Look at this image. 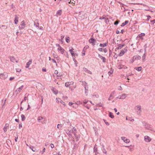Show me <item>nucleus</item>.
<instances>
[{"label": "nucleus", "instance_id": "nucleus-50", "mask_svg": "<svg viewBox=\"0 0 155 155\" xmlns=\"http://www.w3.org/2000/svg\"><path fill=\"white\" fill-rule=\"evenodd\" d=\"M97 105L98 106L100 107H102L103 106V104L101 103H99Z\"/></svg>", "mask_w": 155, "mask_h": 155}, {"label": "nucleus", "instance_id": "nucleus-31", "mask_svg": "<svg viewBox=\"0 0 155 155\" xmlns=\"http://www.w3.org/2000/svg\"><path fill=\"white\" fill-rule=\"evenodd\" d=\"M55 74H56L57 76H61V75L60 74H59L58 71L56 70L54 72Z\"/></svg>", "mask_w": 155, "mask_h": 155}, {"label": "nucleus", "instance_id": "nucleus-48", "mask_svg": "<svg viewBox=\"0 0 155 155\" xmlns=\"http://www.w3.org/2000/svg\"><path fill=\"white\" fill-rule=\"evenodd\" d=\"M88 88V86H87L84 87L85 90V93H86V92H87L86 91H87Z\"/></svg>", "mask_w": 155, "mask_h": 155}, {"label": "nucleus", "instance_id": "nucleus-4", "mask_svg": "<svg viewBox=\"0 0 155 155\" xmlns=\"http://www.w3.org/2000/svg\"><path fill=\"white\" fill-rule=\"evenodd\" d=\"M9 58L10 59L11 61L13 62H15L16 63H18V61H16L15 58L13 56H9Z\"/></svg>", "mask_w": 155, "mask_h": 155}, {"label": "nucleus", "instance_id": "nucleus-62", "mask_svg": "<svg viewBox=\"0 0 155 155\" xmlns=\"http://www.w3.org/2000/svg\"><path fill=\"white\" fill-rule=\"evenodd\" d=\"M14 77H10L9 78V80L10 81H12V80H13L14 79Z\"/></svg>", "mask_w": 155, "mask_h": 155}, {"label": "nucleus", "instance_id": "nucleus-6", "mask_svg": "<svg viewBox=\"0 0 155 155\" xmlns=\"http://www.w3.org/2000/svg\"><path fill=\"white\" fill-rule=\"evenodd\" d=\"M144 140L146 142H149L151 140V139L149 136H146L144 137Z\"/></svg>", "mask_w": 155, "mask_h": 155}, {"label": "nucleus", "instance_id": "nucleus-64", "mask_svg": "<svg viewBox=\"0 0 155 155\" xmlns=\"http://www.w3.org/2000/svg\"><path fill=\"white\" fill-rule=\"evenodd\" d=\"M22 127V125L21 124H20L19 125V129H20L21 128V127Z\"/></svg>", "mask_w": 155, "mask_h": 155}, {"label": "nucleus", "instance_id": "nucleus-20", "mask_svg": "<svg viewBox=\"0 0 155 155\" xmlns=\"http://www.w3.org/2000/svg\"><path fill=\"white\" fill-rule=\"evenodd\" d=\"M74 49L73 48H72L71 49H70L69 50V51L70 52L71 55L73 57L74 56L75 57V54L74 53V51H73Z\"/></svg>", "mask_w": 155, "mask_h": 155}, {"label": "nucleus", "instance_id": "nucleus-1", "mask_svg": "<svg viewBox=\"0 0 155 155\" xmlns=\"http://www.w3.org/2000/svg\"><path fill=\"white\" fill-rule=\"evenodd\" d=\"M8 76V74L7 73L4 72L0 74V78L2 79H5L7 78Z\"/></svg>", "mask_w": 155, "mask_h": 155}, {"label": "nucleus", "instance_id": "nucleus-49", "mask_svg": "<svg viewBox=\"0 0 155 155\" xmlns=\"http://www.w3.org/2000/svg\"><path fill=\"white\" fill-rule=\"evenodd\" d=\"M18 134H17L16 135V137H15V141L16 142H17V139H18Z\"/></svg>", "mask_w": 155, "mask_h": 155}, {"label": "nucleus", "instance_id": "nucleus-2", "mask_svg": "<svg viewBox=\"0 0 155 155\" xmlns=\"http://www.w3.org/2000/svg\"><path fill=\"white\" fill-rule=\"evenodd\" d=\"M136 107L137 108V109L136 110L137 114L138 115H140L142 111L141 106L140 105H138L136 106Z\"/></svg>", "mask_w": 155, "mask_h": 155}, {"label": "nucleus", "instance_id": "nucleus-8", "mask_svg": "<svg viewBox=\"0 0 155 155\" xmlns=\"http://www.w3.org/2000/svg\"><path fill=\"white\" fill-rule=\"evenodd\" d=\"M74 82L73 81L66 82L65 84V85L67 87H68L70 85L73 84Z\"/></svg>", "mask_w": 155, "mask_h": 155}, {"label": "nucleus", "instance_id": "nucleus-51", "mask_svg": "<svg viewBox=\"0 0 155 155\" xmlns=\"http://www.w3.org/2000/svg\"><path fill=\"white\" fill-rule=\"evenodd\" d=\"M104 120L105 124H106V125H107V126H109V123H108L107 122H106L105 121V120Z\"/></svg>", "mask_w": 155, "mask_h": 155}, {"label": "nucleus", "instance_id": "nucleus-17", "mask_svg": "<svg viewBox=\"0 0 155 155\" xmlns=\"http://www.w3.org/2000/svg\"><path fill=\"white\" fill-rule=\"evenodd\" d=\"M129 22L128 21L126 20L121 25V26L124 27Z\"/></svg>", "mask_w": 155, "mask_h": 155}, {"label": "nucleus", "instance_id": "nucleus-52", "mask_svg": "<svg viewBox=\"0 0 155 155\" xmlns=\"http://www.w3.org/2000/svg\"><path fill=\"white\" fill-rule=\"evenodd\" d=\"M147 21H149L150 19L151 18V17L150 15H148V16H147Z\"/></svg>", "mask_w": 155, "mask_h": 155}, {"label": "nucleus", "instance_id": "nucleus-40", "mask_svg": "<svg viewBox=\"0 0 155 155\" xmlns=\"http://www.w3.org/2000/svg\"><path fill=\"white\" fill-rule=\"evenodd\" d=\"M94 151L96 153V154H97V153H98L97 152V148L95 147H94Z\"/></svg>", "mask_w": 155, "mask_h": 155}, {"label": "nucleus", "instance_id": "nucleus-36", "mask_svg": "<svg viewBox=\"0 0 155 155\" xmlns=\"http://www.w3.org/2000/svg\"><path fill=\"white\" fill-rule=\"evenodd\" d=\"M135 69L137 70L138 71H140L141 70L142 67H139L137 68H135Z\"/></svg>", "mask_w": 155, "mask_h": 155}, {"label": "nucleus", "instance_id": "nucleus-63", "mask_svg": "<svg viewBox=\"0 0 155 155\" xmlns=\"http://www.w3.org/2000/svg\"><path fill=\"white\" fill-rule=\"evenodd\" d=\"M103 49L102 48H99L98 49V50L100 51H102Z\"/></svg>", "mask_w": 155, "mask_h": 155}, {"label": "nucleus", "instance_id": "nucleus-57", "mask_svg": "<svg viewBox=\"0 0 155 155\" xmlns=\"http://www.w3.org/2000/svg\"><path fill=\"white\" fill-rule=\"evenodd\" d=\"M42 71L44 72H46V69L45 68H43L42 69Z\"/></svg>", "mask_w": 155, "mask_h": 155}, {"label": "nucleus", "instance_id": "nucleus-55", "mask_svg": "<svg viewBox=\"0 0 155 155\" xmlns=\"http://www.w3.org/2000/svg\"><path fill=\"white\" fill-rule=\"evenodd\" d=\"M47 122V120L46 119H45L43 122H42V124H46Z\"/></svg>", "mask_w": 155, "mask_h": 155}, {"label": "nucleus", "instance_id": "nucleus-38", "mask_svg": "<svg viewBox=\"0 0 155 155\" xmlns=\"http://www.w3.org/2000/svg\"><path fill=\"white\" fill-rule=\"evenodd\" d=\"M72 107L75 108H77L78 107V104H74L73 105Z\"/></svg>", "mask_w": 155, "mask_h": 155}, {"label": "nucleus", "instance_id": "nucleus-27", "mask_svg": "<svg viewBox=\"0 0 155 155\" xmlns=\"http://www.w3.org/2000/svg\"><path fill=\"white\" fill-rule=\"evenodd\" d=\"M82 84L84 87L88 86L87 85V83L85 81H82Z\"/></svg>", "mask_w": 155, "mask_h": 155}, {"label": "nucleus", "instance_id": "nucleus-54", "mask_svg": "<svg viewBox=\"0 0 155 155\" xmlns=\"http://www.w3.org/2000/svg\"><path fill=\"white\" fill-rule=\"evenodd\" d=\"M145 53H144L143 54V56H142V57L143 58V61H144V59H145Z\"/></svg>", "mask_w": 155, "mask_h": 155}, {"label": "nucleus", "instance_id": "nucleus-46", "mask_svg": "<svg viewBox=\"0 0 155 155\" xmlns=\"http://www.w3.org/2000/svg\"><path fill=\"white\" fill-rule=\"evenodd\" d=\"M62 127V125L61 124H59L57 125V128L59 129L60 127Z\"/></svg>", "mask_w": 155, "mask_h": 155}, {"label": "nucleus", "instance_id": "nucleus-59", "mask_svg": "<svg viewBox=\"0 0 155 155\" xmlns=\"http://www.w3.org/2000/svg\"><path fill=\"white\" fill-rule=\"evenodd\" d=\"M52 91H53V93H54V94H57V93H58V92H56V91H55L54 90V89H53L52 90Z\"/></svg>", "mask_w": 155, "mask_h": 155}, {"label": "nucleus", "instance_id": "nucleus-34", "mask_svg": "<svg viewBox=\"0 0 155 155\" xmlns=\"http://www.w3.org/2000/svg\"><path fill=\"white\" fill-rule=\"evenodd\" d=\"M125 53V51L123 50H122L121 51L120 53L119 54V55L120 56H122Z\"/></svg>", "mask_w": 155, "mask_h": 155}, {"label": "nucleus", "instance_id": "nucleus-35", "mask_svg": "<svg viewBox=\"0 0 155 155\" xmlns=\"http://www.w3.org/2000/svg\"><path fill=\"white\" fill-rule=\"evenodd\" d=\"M21 120L22 121H24L25 119V115L24 114H22L21 116Z\"/></svg>", "mask_w": 155, "mask_h": 155}, {"label": "nucleus", "instance_id": "nucleus-7", "mask_svg": "<svg viewBox=\"0 0 155 155\" xmlns=\"http://www.w3.org/2000/svg\"><path fill=\"white\" fill-rule=\"evenodd\" d=\"M89 48V46L88 45H86L83 49L82 56H84L85 54L86 50Z\"/></svg>", "mask_w": 155, "mask_h": 155}, {"label": "nucleus", "instance_id": "nucleus-11", "mask_svg": "<svg viewBox=\"0 0 155 155\" xmlns=\"http://www.w3.org/2000/svg\"><path fill=\"white\" fill-rule=\"evenodd\" d=\"M9 126V124H5V125L3 128V130L4 132H6L7 131V128Z\"/></svg>", "mask_w": 155, "mask_h": 155}, {"label": "nucleus", "instance_id": "nucleus-19", "mask_svg": "<svg viewBox=\"0 0 155 155\" xmlns=\"http://www.w3.org/2000/svg\"><path fill=\"white\" fill-rule=\"evenodd\" d=\"M72 133L74 134H75L77 132V130L76 128L75 127H73L71 130Z\"/></svg>", "mask_w": 155, "mask_h": 155}, {"label": "nucleus", "instance_id": "nucleus-58", "mask_svg": "<svg viewBox=\"0 0 155 155\" xmlns=\"http://www.w3.org/2000/svg\"><path fill=\"white\" fill-rule=\"evenodd\" d=\"M66 133L68 135H69V136L71 135V133H70V131H69V132H66Z\"/></svg>", "mask_w": 155, "mask_h": 155}, {"label": "nucleus", "instance_id": "nucleus-43", "mask_svg": "<svg viewBox=\"0 0 155 155\" xmlns=\"http://www.w3.org/2000/svg\"><path fill=\"white\" fill-rule=\"evenodd\" d=\"M25 28V27L24 26H23L22 25H21L19 26V28L20 29H23L24 28Z\"/></svg>", "mask_w": 155, "mask_h": 155}, {"label": "nucleus", "instance_id": "nucleus-45", "mask_svg": "<svg viewBox=\"0 0 155 155\" xmlns=\"http://www.w3.org/2000/svg\"><path fill=\"white\" fill-rule=\"evenodd\" d=\"M139 35V37H140L144 36L145 35V33H142L139 35Z\"/></svg>", "mask_w": 155, "mask_h": 155}, {"label": "nucleus", "instance_id": "nucleus-61", "mask_svg": "<svg viewBox=\"0 0 155 155\" xmlns=\"http://www.w3.org/2000/svg\"><path fill=\"white\" fill-rule=\"evenodd\" d=\"M21 71V69L19 68L17 69H16V71L17 72H20Z\"/></svg>", "mask_w": 155, "mask_h": 155}, {"label": "nucleus", "instance_id": "nucleus-44", "mask_svg": "<svg viewBox=\"0 0 155 155\" xmlns=\"http://www.w3.org/2000/svg\"><path fill=\"white\" fill-rule=\"evenodd\" d=\"M120 22V21H119V20H117V21H115L114 22V25H117L119 22Z\"/></svg>", "mask_w": 155, "mask_h": 155}, {"label": "nucleus", "instance_id": "nucleus-16", "mask_svg": "<svg viewBox=\"0 0 155 155\" xmlns=\"http://www.w3.org/2000/svg\"><path fill=\"white\" fill-rule=\"evenodd\" d=\"M58 51H60V52L61 54H63L64 53V50L61 47L58 48Z\"/></svg>", "mask_w": 155, "mask_h": 155}, {"label": "nucleus", "instance_id": "nucleus-9", "mask_svg": "<svg viewBox=\"0 0 155 155\" xmlns=\"http://www.w3.org/2000/svg\"><path fill=\"white\" fill-rule=\"evenodd\" d=\"M127 94H123L122 95H120V97L119 98V99H124L127 96Z\"/></svg>", "mask_w": 155, "mask_h": 155}, {"label": "nucleus", "instance_id": "nucleus-30", "mask_svg": "<svg viewBox=\"0 0 155 155\" xmlns=\"http://www.w3.org/2000/svg\"><path fill=\"white\" fill-rule=\"evenodd\" d=\"M107 46V44L106 43H104L103 44H100L99 45V46L100 47H104Z\"/></svg>", "mask_w": 155, "mask_h": 155}, {"label": "nucleus", "instance_id": "nucleus-5", "mask_svg": "<svg viewBox=\"0 0 155 155\" xmlns=\"http://www.w3.org/2000/svg\"><path fill=\"white\" fill-rule=\"evenodd\" d=\"M89 41L91 43H92L93 45H94L96 41L95 39L91 38L89 40Z\"/></svg>", "mask_w": 155, "mask_h": 155}, {"label": "nucleus", "instance_id": "nucleus-37", "mask_svg": "<svg viewBox=\"0 0 155 155\" xmlns=\"http://www.w3.org/2000/svg\"><path fill=\"white\" fill-rule=\"evenodd\" d=\"M43 119V117H38V121L40 122V121L42 120Z\"/></svg>", "mask_w": 155, "mask_h": 155}, {"label": "nucleus", "instance_id": "nucleus-47", "mask_svg": "<svg viewBox=\"0 0 155 155\" xmlns=\"http://www.w3.org/2000/svg\"><path fill=\"white\" fill-rule=\"evenodd\" d=\"M21 25H22V26H24L25 25V22H24V21H22L21 22Z\"/></svg>", "mask_w": 155, "mask_h": 155}, {"label": "nucleus", "instance_id": "nucleus-42", "mask_svg": "<svg viewBox=\"0 0 155 155\" xmlns=\"http://www.w3.org/2000/svg\"><path fill=\"white\" fill-rule=\"evenodd\" d=\"M73 61H74V62H75V64H76V65L77 66V61L76 60L75 58H74V57H73Z\"/></svg>", "mask_w": 155, "mask_h": 155}, {"label": "nucleus", "instance_id": "nucleus-28", "mask_svg": "<svg viewBox=\"0 0 155 155\" xmlns=\"http://www.w3.org/2000/svg\"><path fill=\"white\" fill-rule=\"evenodd\" d=\"M109 116L111 118H113L114 117V116L113 115V113L111 112H110L109 113Z\"/></svg>", "mask_w": 155, "mask_h": 155}, {"label": "nucleus", "instance_id": "nucleus-12", "mask_svg": "<svg viewBox=\"0 0 155 155\" xmlns=\"http://www.w3.org/2000/svg\"><path fill=\"white\" fill-rule=\"evenodd\" d=\"M39 23H37L36 24H35V25L37 28V29L41 30H43V27L41 26L39 27Z\"/></svg>", "mask_w": 155, "mask_h": 155}, {"label": "nucleus", "instance_id": "nucleus-32", "mask_svg": "<svg viewBox=\"0 0 155 155\" xmlns=\"http://www.w3.org/2000/svg\"><path fill=\"white\" fill-rule=\"evenodd\" d=\"M56 101L58 102H60L61 103H62V102H63V101H62L59 98H56Z\"/></svg>", "mask_w": 155, "mask_h": 155}, {"label": "nucleus", "instance_id": "nucleus-21", "mask_svg": "<svg viewBox=\"0 0 155 155\" xmlns=\"http://www.w3.org/2000/svg\"><path fill=\"white\" fill-rule=\"evenodd\" d=\"M15 19L14 20L15 23V24H17L18 22V17H17V16L16 15H15Z\"/></svg>", "mask_w": 155, "mask_h": 155}, {"label": "nucleus", "instance_id": "nucleus-22", "mask_svg": "<svg viewBox=\"0 0 155 155\" xmlns=\"http://www.w3.org/2000/svg\"><path fill=\"white\" fill-rule=\"evenodd\" d=\"M100 19L101 20H102V19H105V22L106 23H107V21L108 22L109 21L108 18H105L104 17H103V16H102V17H100Z\"/></svg>", "mask_w": 155, "mask_h": 155}, {"label": "nucleus", "instance_id": "nucleus-10", "mask_svg": "<svg viewBox=\"0 0 155 155\" xmlns=\"http://www.w3.org/2000/svg\"><path fill=\"white\" fill-rule=\"evenodd\" d=\"M141 57L139 55H135L133 57V60H135L136 59L139 60L140 59Z\"/></svg>", "mask_w": 155, "mask_h": 155}, {"label": "nucleus", "instance_id": "nucleus-56", "mask_svg": "<svg viewBox=\"0 0 155 155\" xmlns=\"http://www.w3.org/2000/svg\"><path fill=\"white\" fill-rule=\"evenodd\" d=\"M51 147L52 148H53L54 147V144L52 143H51L50 144Z\"/></svg>", "mask_w": 155, "mask_h": 155}, {"label": "nucleus", "instance_id": "nucleus-13", "mask_svg": "<svg viewBox=\"0 0 155 155\" xmlns=\"http://www.w3.org/2000/svg\"><path fill=\"white\" fill-rule=\"evenodd\" d=\"M98 56L99 58H100L102 60L103 62H105L106 59L104 57L101 56L100 54H98Z\"/></svg>", "mask_w": 155, "mask_h": 155}, {"label": "nucleus", "instance_id": "nucleus-18", "mask_svg": "<svg viewBox=\"0 0 155 155\" xmlns=\"http://www.w3.org/2000/svg\"><path fill=\"white\" fill-rule=\"evenodd\" d=\"M124 45H122L121 44H119L118 45V47L117 48V49H121L124 46Z\"/></svg>", "mask_w": 155, "mask_h": 155}, {"label": "nucleus", "instance_id": "nucleus-29", "mask_svg": "<svg viewBox=\"0 0 155 155\" xmlns=\"http://www.w3.org/2000/svg\"><path fill=\"white\" fill-rule=\"evenodd\" d=\"M114 69L112 68H111L110 70L108 72V74L109 76L110 75V74L113 73V72Z\"/></svg>", "mask_w": 155, "mask_h": 155}, {"label": "nucleus", "instance_id": "nucleus-60", "mask_svg": "<svg viewBox=\"0 0 155 155\" xmlns=\"http://www.w3.org/2000/svg\"><path fill=\"white\" fill-rule=\"evenodd\" d=\"M87 101H87L86 100H84L83 101V103L84 104H86L87 103Z\"/></svg>", "mask_w": 155, "mask_h": 155}, {"label": "nucleus", "instance_id": "nucleus-26", "mask_svg": "<svg viewBox=\"0 0 155 155\" xmlns=\"http://www.w3.org/2000/svg\"><path fill=\"white\" fill-rule=\"evenodd\" d=\"M62 10H58L56 14L59 15H61V14Z\"/></svg>", "mask_w": 155, "mask_h": 155}, {"label": "nucleus", "instance_id": "nucleus-24", "mask_svg": "<svg viewBox=\"0 0 155 155\" xmlns=\"http://www.w3.org/2000/svg\"><path fill=\"white\" fill-rule=\"evenodd\" d=\"M23 87H24V86L23 85L21 86L20 87L18 88L17 89V90H16V91H18L19 92H20L21 90L22 89V88H23Z\"/></svg>", "mask_w": 155, "mask_h": 155}, {"label": "nucleus", "instance_id": "nucleus-3", "mask_svg": "<svg viewBox=\"0 0 155 155\" xmlns=\"http://www.w3.org/2000/svg\"><path fill=\"white\" fill-rule=\"evenodd\" d=\"M121 139L126 143H128L130 142V140L129 139H126V137H121Z\"/></svg>", "mask_w": 155, "mask_h": 155}, {"label": "nucleus", "instance_id": "nucleus-23", "mask_svg": "<svg viewBox=\"0 0 155 155\" xmlns=\"http://www.w3.org/2000/svg\"><path fill=\"white\" fill-rule=\"evenodd\" d=\"M114 91L111 94H110V97L109 98H108V100L109 101L111 99H112L113 98V95L114 94Z\"/></svg>", "mask_w": 155, "mask_h": 155}, {"label": "nucleus", "instance_id": "nucleus-53", "mask_svg": "<svg viewBox=\"0 0 155 155\" xmlns=\"http://www.w3.org/2000/svg\"><path fill=\"white\" fill-rule=\"evenodd\" d=\"M73 104H74V103L71 102H70L69 103V105L70 106L73 105Z\"/></svg>", "mask_w": 155, "mask_h": 155}, {"label": "nucleus", "instance_id": "nucleus-15", "mask_svg": "<svg viewBox=\"0 0 155 155\" xmlns=\"http://www.w3.org/2000/svg\"><path fill=\"white\" fill-rule=\"evenodd\" d=\"M32 62V60L31 59H30L29 60L28 62H27L26 63V65L27 66L26 67V68H28L29 67V66L31 64Z\"/></svg>", "mask_w": 155, "mask_h": 155}, {"label": "nucleus", "instance_id": "nucleus-14", "mask_svg": "<svg viewBox=\"0 0 155 155\" xmlns=\"http://www.w3.org/2000/svg\"><path fill=\"white\" fill-rule=\"evenodd\" d=\"M84 70L88 74H92V72L90 71L89 70H88L87 68L85 67L83 68Z\"/></svg>", "mask_w": 155, "mask_h": 155}, {"label": "nucleus", "instance_id": "nucleus-41", "mask_svg": "<svg viewBox=\"0 0 155 155\" xmlns=\"http://www.w3.org/2000/svg\"><path fill=\"white\" fill-rule=\"evenodd\" d=\"M30 148L33 151H35L36 150V149L35 148V147H32V148L31 147H30Z\"/></svg>", "mask_w": 155, "mask_h": 155}, {"label": "nucleus", "instance_id": "nucleus-39", "mask_svg": "<svg viewBox=\"0 0 155 155\" xmlns=\"http://www.w3.org/2000/svg\"><path fill=\"white\" fill-rule=\"evenodd\" d=\"M70 38L69 37H67L66 38V41L67 42H70Z\"/></svg>", "mask_w": 155, "mask_h": 155}, {"label": "nucleus", "instance_id": "nucleus-25", "mask_svg": "<svg viewBox=\"0 0 155 155\" xmlns=\"http://www.w3.org/2000/svg\"><path fill=\"white\" fill-rule=\"evenodd\" d=\"M103 148L102 149V150L103 153L106 154L107 153V152L106 151L104 147V146L102 145Z\"/></svg>", "mask_w": 155, "mask_h": 155}, {"label": "nucleus", "instance_id": "nucleus-33", "mask_svg": "<svg viewBox=\"0 0 155 155\" xmlns=\"http://www.w3.org/2000/svg\"><path fill=\"white\" fill-rule=\"evenodd\" d=\"M75 137L76 139V141H77L79 139V136L78 135H77L76 134H74Z\"/></svg>", "mask_w": 155, "mask_h": 155}]
</instances>
